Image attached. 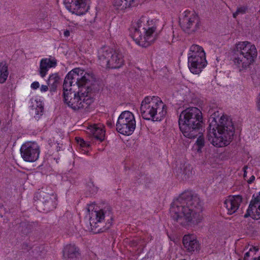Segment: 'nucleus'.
<instances>
[{
	"instance_id": "nucleus-34",
	"label": "nucleus",
	"mask_w": 260,
	"mask_h": 260,
	"mask_svg": "<svg viewBox=\"0 0 260 260\" xmlns=\"http://www.w3.org/2000/svg\"><path fill=\"white\" fill-rule=\"evenodd\" d=\"M143 240H142V239H139V240H133L132 242V245L133 246H138L139 245H140V246H141V243H142Z\"/></svg>"
},
{
	"instance_id": "nucleus-41",
	"label": "nucleus",
	"mask_w": 260,
	"mask_h": 260,
	"mask_svg": "<svg viewBox=\"0 0 260 260\" xmlns=\"http://www.w3.org/2000/svg\"><path fill=\"white\" fill-rule=\"evenodd\" d=\"M70 32L69 30H67L64 32V36L65 37H69L70 36Z\"/></svg>"
},
{
	"instance_id": "nucleus-35",
	"label": "nucleus",
	"mask_w": 260,
	"mask_h": 260,
	"mask_svg": "<svg viewBox=\"0 0 260 260\" xmlns=\"http://www.w3.org/2000/svg\"><path fill=\"white\" fill-rule=\"evenodd\" d=\"M40 84L37 81L34 82L31 84V87L34 89H37L39 87Z\"/></svg>"
},
{
	"instance_id": "nucleus-16",
	"label": "nucleus",
	"mask_w": 260,
	"mask_h": 260,
	"mask_svg": "<svg viewBox=\"0 0 260 260\" xmlns=\"http://www.w3.org/2000/svg\"><path fill=\"white\" fill-rule=\"evenodd\" d=\"M182 243L184 249L188 252L192 253L198 251L200 245L196 237L193 235H185L183 236Z\"/></svg>"
},
{
	"instance_id": "nucleus-7",
	"label": "nucleus",
	"mask_w": 260,
	"mask_h": 260,
	"mask_svg": "<svg viewBox=\"0 0 260 260\" xmlns=\"http://www.w3.org/2000/svg\"><path fill=\"white\" fill-rule=\"evenodd\" d=\"M98 58L101 66L112 69H119L124 63L123 55L119 50H113L104 46L98 51Z\"/></svg>"
},
{
	"instance_id": "nucleus-42",
	"label": "nucleus",
	"mask_w": 260,
	"mask_h": 260,
	"mask_svg": "<svg viewBox=\"0 0 260 260\" xmlns=\"http://www.w3.org/2000/svg\"><path fill=\"white\" fill-rule=\"evenodd\" d=\"M247 169V166H244V168H243V170H244V176L245 177V174L246 173V169Z\"/></svg>"
},
{
	"instance_id": "nucleus-40",
	"label": "nucleus",
	"mask_w": 260,
	"mask_h": 260,
	"mask_svg": "<svg viewBox=\"0 0 260 260\" xmlns=\"http://www.w3.org/2000/svg\"><path fill=\"white\" fill-rule=\"evenodd\" d=\"M255 179V177L252 175L251 176V177L250 178V179L248 180V183L249 184H250L252 182H253V181Z\"/></svg>"
},
{
	"instance_id": "nucleus-31",
	"label": "nucleus",
	"mask_w": 260,
	"mask_h": 260,
	"mask_svg": "<svg viewBox=\"0 0 260 260\" xmlns=\"http://www.w3.org/2000/svg\"><path fill=\"white\" fill-rule=\"evenodd\" d=\"M246 9L244 7L238 8L236 11L233 13V17L236 18L238 15L244 14L246 12Z\"/></svg>"
},
{
	"instance_id": "nucleus-1",
	"label": "nucleus",
	"mask_w": 260,
	"mask_h": 260,
	"mask_svg": "<svg viewBox=\"0 0 260 260\" xmlns=\"http://www.w3.org/2000/svg\"><path fill=\"white\" fill-rule=\"evenodd\" d=\"M171 217L183 226L197 225L203 219L202 206L197 194L185 192L171 204Z\"/></svg>"
},
{
	"instance_id": "nucleus-12",
	"label": "nucleus",
	"mask_w": 260,
	"mask_h": 260,
	"mask_svg": "<svg viewBox=\"0 0 260 260\" xmlns=\"http://www.w3.org/2000/svg\"><path fill=\"white\" fill-rule=\"evenodd\" d=\"M117 131L124 135H132L136 128V120L134 114L128 111L122 112L116 124Z\"/></svg>"
},
{
	"instance_id": "nucleus-19",
	"label": "nucleus",
	"mask_w": 260,
	"mask_h": 260,
	"mask_svg": "<svg viewBox=\"0 0 260 260\" xmlns=\"http://www.w3.org/2000/svg\"><path fill=\"white\" fill-rule=\"evenodd\" d=\"M242 201L241 196L229 197L224 202V205L228 210V213L232 214L239 208V205Z\"/></svg>"
},
{
	"instance_id": "nucleus-39",
	"label": "nucleus",
	"mask_w": 260,
	"mask_h": 260,
	"mask_svg": "<svg viewBox=\"0 0 260 260\" xmlns=\"http://www.w3.org/2000/svg\"><path fill=\"white\" fill-rule=\"evenodd\" d=\"M257 106L258 109L260 110V93L257 98Z\"/></svg>"
},
{
	"instance_id": "nucleus-18",
	"label": "nucleus",
	"mask_w": 260,
	"mask_h": 260,
	"mask_svg": "<svg viewBox=\"0 0 260 260\" xmlns=\"http://www.w3.org/2000/svg\"><path fill=\"white\" fill-rule=\"evenodd\" d=\"M188 59V68L191 73L198 74L201 72L207 63L206 57Z\"/></svg>"
},
{
	"instance_id": "nucleus-32",
	"label": "nucleus",
	"mask_w": 260,
	"mask_h": 260,
	"mask_svg": "<svg viewBox=\"0 0 260 260\" xmlns=\"http://www.w3.org/2000/svg\"><path fill=\"white\" fill-rule=\"evenodd\" d=\"M253 251L257 252V251H258V248L256 246H251L249 248V251L245 253L244 256V260H246L248 257L250 256V252Z\"/></svg>"
},
{
	"instance_id": "nucleus-37",
	"label": "nucleus",
	"mask_w": 260,
	"mask_h": 260,
	"mask_svg": "<svg viewBox=\"0 0 260 260\" xmlns=\"http://www.w3.org/2000/svg\"><path fill=\"white\" fill-rule=\"evenodd\" d=\"M48 89V86L42 85L41 87L40 90L42 92L47 91Z\"/></svg>"
},
{
	"instance_id": "nucleus-13",
	"label": "nucleus",
	"mask_w": 260,
	"mask_h": 260,
	"mask_svg": "<svg viewBox=\"0 0 260 260\" xmlns=\"http://www.w3.org/2000/svg\"><path fill=\"white\" fill-rule=\"evenodd\" d=\"M21 156L25 161L34 162L38 158L40 153V146L35 142H27L20 148Z\"/></svg>"
},
{
	"instance_id": "nucleus-3",
	"label": "nucleus",
	"mask_w": 260,
	"mask_h": 260,
	"mask_svg": "<svg viewBox=\"0 0 260 260\" xmlns=\"http://www.w3.org/2000/svg\"><path fill=\"white\" fill-rule=\"evenodd\" d=\"M178 123L183 136L193 139L201 134L203 129L202 113L196 107L187 108L180 113Z\"/></svg>"
},
{
	"instance_id": "nucleus-11",
	"label": "nucleus",
	"mask_w": 260,
	"mask_h": 260,
	"mask_svg": "<svg viewBox=\"0 0 260 260\" xmlns=\"http://www.w3.org/2000/svg\"><path fill=\"white\" fill-rule=\"evenodd\" d=\"M55 199L53 193H49L47 192V188H42L35 193V205L39 211L48 212L55 208Z\"/></svg>"
},
{
	"instance_id": "nucleus-5",
	"label": "nucleus",
	"mask_w": 260,
	"mask_h": 260,
	"mask_svg": "<svg viewBox=\"0 0 260 260\" xmlns=\"http://www.w3.org/2000/svg\"><path fill=\"white\" fill-rule=\"evenodd\" d=\"M140 111L146 120L160 121L167 113L166 106L158 97L147 96L141 103Z\"/></svg>"
},
{
	"instance_id": "nucleus-9",
	"label": "nucleus",
	"mask_w": 260,
	"mask_h": 260,
	"mask_svg": "<svg viewBox=\"0 0 260 260\" xmlns=\"http://www.w3.org/2000/svg\"><path fill=\"white\" fill-rule=\"evenodd\" d=\"M147 22L149 23L146 17L142 16L132 28L133 31V38L137 44L143 47H146L149 45L150 42L153 40L150 38L156 29L154 26L148 27L147 28L142 27V23Z\"/></svg>"
},
{
	"instance_id": "nucleus-23",
	"label": "nucleus",
	"mask_w": 260,
	"mask_h": 260,
	"mask_svg": "<svg viewBox=\"0 0 260 260\" xmlns=\"http://www.w3.org/2000/svg\"><path fill=\"white\" fill-rule=\"evenodd\" d=\"M206 57L205 52L202 47L198 45H192L189 49V52L188 54V59Z\"/></svg>"
},
{
	"instance_id": "nucleus-27",
	"label": "nucleus",
	"mask_w": 260,
	"mask_h": 260,
	"mask_svg": "<svg viewBox=\"0 0 260 260\" xmlns=\"http://www.w3.org/2000/svg\"><path fill=\"white\" fill-rule=\"evenodd\" d=\"M9 75L8 66L5 62H0V83H4Z\"/></svg>"
},
{
	"instance_id": "nucleus-20",
	"label": "nucleus",
	"mask_w": 260,
	"mask_h": 260,
	"mask_svg": "<svg viewBox=\"0 0 260 260\" xmlns=\"http://www.w3.org/2000/svg\"><path fill=\"white\" fill-rule=\"evenodd\" d=\"M63 257L66 260H77L80 256L79 248L75 244H68L63 248Z\"/></svg>"
},
{
	"instance_id": "nucleus-25",
	"label": "nucleus",
	"mask_w": 260,
	"mask_h": 260,
	"mask_svg": "<svg viewBox=\"0 0 260 260\" xmlns=\"http://www.w3.org/2000/svg\"><path fill=\"white\" fill-rule=\"evenodd\" d=\"M60 77L57 74H53L50 75L47 81V84L50 86L51 92H54L56 90L57 85L59 83Z\"/></svg>"
},
{
	"instance_id": "nucleus-38",
	"label": "nucleus",
	"mask_w": 260,
	"mask_h": 260,
	"mask_svg": "<svg viewBox=\"0 0 260 260\" xmlns=\"http://www.w3.org/2000/svg\"><path fill=\"white\" fill-rule=\"evenodd\" d=\"M107 125L110 128L113 127L114 126V122L111 121H108L107 122Z\"/></svg>"
},
{
	"instance_id": "nucleus-30",
	"label": "nucleus",
	"mask_w": 260,
	"mask_h": 260,
	"mask_svg": "<svg viewBox=\"0 0 260 260\" xmlns=\"http://www.w3.org/2000/svg\"><path fill=\"white\" fill-rule=\"evenodd\" d=\"M205 140L203 135L200 136L195 143L196 146V150L198 152H202V149L205 146Z\"/></svg>"
},
{
	"instance_id": "nucleus-21",
	"label": "nucleus",
	"mask_w": 260,
	"mask_h": 260,
	"mask_svg": "<svg viewBox=\"0 0 260 260\" xmlns=\"http://www.w3.org/2000/svg\"><path fill=\"white\" fill-rule=\"evenodd\" d=\"M57 64L56 60L54 58H44L40 61L39 74L41 77L44 78L49 68L55 67Z\"/></svg>"
},
{
	"instance_id": "nucleus-44",
	"label": "nucleus",
	"mask_w": 260,
	"mask_h": 260,
	"mask_svg": "<svg viewBox=\"0 0 260 260\" xmlns=\"http://www.w3.org/2000/svg\"><path fill=\"white\" fill-rule=\"evenodd\" d=\"M258 12H259V14H260V10H259V11H258Z\"/></svg>"
},
{
	"instance_id": "nucleus-10",
	"label": "nucleus",
	"mask_w": 260,
	"mask_h": 260,
	"mask_svg": "<svg viewBox=\"0 0 260 260\" xmlns=\"http://www.w3.org/2000/svg\"><path fill=\"white\" fill-rule=\"evenodd\" d=\"M92 80V74L88 73L80 68H76L68 73L66 76L63 87H72L76 84L80 89L84 87Z\"/></svg>"
},
{
	"instance_id": "nucleus-22",
	"label": "nucleus",
	"mask_w": 260,
	"mask_h": 260,
	"mask_svg": "<svg viewBox=\"0 0 260 260\" xmlns=\"http://www.w3.org/2000/svg\"><path fill=\"white\" fill-rule=\"evenodd\" d=\"M84 91H86V95H90L93 100L94 94L98 92L100 89V84L98 81L94 80L93 77V80L89 84H87L84 87Z\"/></svg>"
},
{
	"instance_id": "nucleus-33",
	"label": "nucleus",
	"mask_w": 260,
	"mask_h": 260,
	"mask_svg": "<svg viewBox=\"0 0 260 260\" xmlns=\"http://www.w3.org/2000/svg\"><path fill=\"white\" fill-rule=\"evenodd\" d=\"M76 140L77 143L80 144V145L83 147L85 146H88L89 145L87 144L83 139L79 137H76Z\"/></svg>"
},
{
	"instance_id": "nucleus-29",
	"label": "nucleus",
	"mask_w": 260,
	"mask_h": 260,
	"mask_svg": "<svg viewBox=\"0 0 260 260\" xmlns=\"http://www.w3.org/2000/svg\"><path fill=\"white\" fill-rule=\"evenodd\" d=\"M91 133L94 138L96 139L103 141L105 137V131L101 128L96 126H93L91 128Z\"/></svg>"
},
{
	"instance_id": "nucleus-26",
	"label": "nucleus",
	"mask_w": 260,
	"mask_h": 260,
	"mask_svg": "<svg viewBox=\"0 0 260 260\" xmlns=\"http://www.w3.org/2000/svg\"><path fill=\"white\" fill-rule=\"evenodd\" d=\"M135 0H114L113 6L115 9L123 10L129 7Z\"/></svg>"
},
{
	"instance_id": "nucleus-43",
	"label": "nucleus",
	"mask_w": 260,
	"mask_h": 260,
	"mask_svg": "<svg viewBox=\"0 0 260 260\" xmlns=\"http://www.w3.org/2000/svg\"><path fill=\"white\" fill-rule=\"evenodd\" d=\"M260 260V256H258V257H255L253 258V260Z\"/></svg>"
},
{
	"instance_id": "nucleus-24",
	"label": "nucleus",
	"mask_w": 260,
	"mask_h": 260,
	"mask_svg": "<svg viewBox=\"0 0 260 260\" xmlns=\"http://www.w3.org/2000/svg\"><path fill=\"white\" fill-rule=\"evenodd\" d=\"M37 225V224L36 223L22 222L19 225L18 230L21 234L23 235H27L31 232Z\"/></svg>"
},
{
	"instance_id": "nucleus-28",
	"label": "nucleus",
	"mask_w": 260,
	"mask_h": 260,
	"mask_svg": "<svg viewBox=\"0 0 260 260\" xmlns=\"http://www.w3.org/2000/svg\"><path fill=\"white\" fill-rule=\"evenodd\" d=\"M192 168L190 165H184L181 168V171L178 175L180 176V177L182 180H186L192 174Z\"/></svg>"
},
{
	"instance_id": "nucleus-17",
	"label": "nucleus",
	"mask_w": 260,
	"mask_h": 260,
	"mask_svg": "<svg viewBox=\"0 0 260 260\" xmlns=\"http://www.w3.org/2000/svg\"><path fill=\"white\" fill-rule=\"evenodd\" d=\"M251 215L253 218H260V192L258 196L251 201L244 217L247 218Z\"/></svg>"
},
{
	"instance_id": "nucleus-6",
	"label": "nucleus",
	"mask_w": 260,
	"mask_h": 260,
	"mask_svg": "<svg viewBox=\"0 0 260 260\" xmlns=\"http://www.w3.org/2000/svg\"><path fill=\"white\" fill-rule=\"evenodd\" d=\"M83 89L74 91L72 87H63V101L74 111L87 108L93 102L90 95H86Z\"/></svg>"
},
{
	"instance_id": "nucleus-4",
	"label": "nucleus",
	"mask_w": 260,
	"mask_h": 260,
	"mask_svg": "<svg viewBox=\"0 0 260 260\" xmlns=\"http://www.w3.org/2000/svg\"><path fill=\"white\" fill-rule=\"evenodd\" d=\"M234 53V63L240 68V71L248 68L254 62L257 55L255 46L247 41L237 43Z\"/></svg>"
},
{
	"instance_id": "nucleus-2",
	"label": "nucleus",
	"mask_w": 260,
	"mask_h": 260,
	"mask_svg": "<svg viewBox=\"0 0 260 260\" xmlns=\"http://www.w3.org/2000/svg\"><path fill=\"white\" fill-rule=\"evenodd\" d=\"M212 122L209 126L208 140L216 147L227 146L232 141L235 134V127L232 119L222 116L217 123L214 117L210 120Z\"/></svg>"
},
{
	"instance_id": "nucleus-14",
	"label": "nucleus",
	"mask_w": 260,
	"mask_h": 260,
	"mask_svg": "<svg viewBox=\"0 0 260 260\" xmlns=\"http://www.w3.org/2000/svg\"><path fill=\"white\" fill-rule=\"evenodd\" d=\"M198 22V18L195 12L189 11H185L182 17L179 18L181 27L187 33H192L197 30Z\"/></svg>"
},
{
	"instance_id": "nucleus-36",
	"label": "nucleus",
	"mask_w": 260,
	"mask_h": 260,
	"mask_svg": "<svg viewBox=\"0 0 260 260\" xmlns=\"http://www.w3.org/2000/svg\"><path fill=\"white\" fill-rule=\"evenodd\" d=\"M43 106L38 107V108H37L36 109V114H41V113L43 112Z\"/></svg>"
},
{
	"instance_id": "nucleus-15",
	"label": "nucleus",
	"mask_w": 260,
	"mask_h": 260,
	"mask_svg": "<svg viewBox=\"0 0 260 260\" xmlns=\"http://www.w3.org/2000/svg\"><path fill=\"white\" fill-rule=\"evenodd\" d=\"M66 7L73 14H84L89 9L90 0H64Z\"/></svg>"
},
{
	"instance_id": "nucleus-8",
	"label": "nucleus",
	"mask_w": 260,
	"mask_h": 260,
	"mask_svg": "<svg viewBox=\"0 0 260 260\" xmlns=\"http://www.w3.org/2000/svg\"><path fill=\"white\" fill-rule=\"evenodd\" d=\"M90 218V224L91 232L93 234H99L106 232L111 225L112 214L110 208L94 211Z\"/></svg>"
}]
</instances>
